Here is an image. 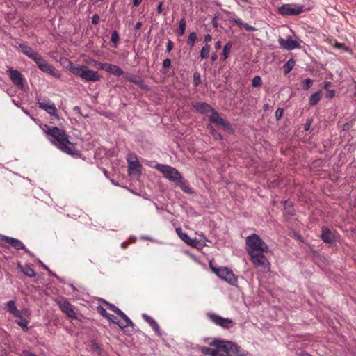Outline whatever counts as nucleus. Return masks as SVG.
<instances>
[{
  "mask_svg": "<svg viewBox=\"0 0 356 356\" xmlns=\"http://www.w3.org/2000/svg\"><path fill=\"white\" fill-rule=\"evenodd\" d=\"M245 244L246 250L254 268L262 273L269 272L270 264L264 255L268 252V245L257 234L248 236Z\"/></svg>",
  "mask_w": 356,
  "mask_h": 356,
  "instance_id": "f257e3e1",
  "label": "nucleus"
},
{
  "mask_svg": "<svg viewBox=\"0 0 356 356\" xmlns=\"http://www.w3.org/2000/svg\"><path fill=\"white\" fill-rule=\"evenodd\" d=\"M45 129L47 134L51 136L53 138L51 140L52 143L54 144L59 149L70 155H75L77 154L74 144L69 140L68 136L64 131L58 127L51 128L48 126H45Z\"/></svg>",
  "mask_w": 356,
  "mask_h": 356,
  "instance_id": "f03ea898",
  "label": "nucleus"
},
{
  "mask_svg": "<svg viewBox=\"0 0 356 356\" xmlns=\"http://www.w3.org/2000/svg\"><path fill=\"white\" fill-rule=\"evenodd\" d=\"M211 345L215 348H206L203 353L211 356H245L239 348L231 341H214Z\"/></svg>",
  "mask_w": 356,
  "mask_h": 356,
  "instance_id": "7ed1b4c3",
  "label": "nucleus"
},
{
  "mask_svg": "<svg viewBox=\"0 0 356 356\" xmlns=\"http://www.w3.org/2000/svg\"><path fill=\"white\" fill-rule=\"evenodd\" d=\"M209 266L212 271L216 273L220 278L225 280L230 284H234L237 282V278L233 274V272L229 268H217L213 266L211 261L209 263Z\"/></svg>",
  "mask_w": 356,
  "mask_h": 356,
  "instance_id": "20e7f679",
  "label": "nucleus"
},
{
  "mask_svg": "<svg viewBox=\"0 0 356 356\" xmlns=\"http://www.w3.org/2000/svg\"><path fill=\"white\" fill-rule=\"evenodd\" d=\"M70 72L86 81H95L100 79L99 74L88 68H70Z\"/></svg>",
  "mask_w": 356,
  "mask_h": 356,
  "instance_id": "39448f33",
  "label": "nucleus"
},
{
  "mask_svg": "<svg viewBox=\"0 0 356 356\" xmlns=\"http://www.w3.org/2000/svg\"><path fill=\"white\" fill-rule=\"evenodd\" d=\"M303 12V6L296 3H286L278 8V13L283 16L297 15Z\"/></svg>",
  "mask_w": 356,
  "mask_h": 356,
  "instance_id": "423d86ee",
  "label": "nucleus"
},
{
  "mask_svg": "<svg viewBox=\"0 0 356 356\" xmlns=\"http://www.w3.org/2000/svg\"><path fill=\"white\" fill-rule=\"evenodd\" d=\"M156 168L163 174L165 177L173 182H175V184L179 179H181V174L172 167L164 165H157Z\"/></svg>",
  "mask_w": 356,
  "mask_h": 356,
  "instance_id": "0eeeda50",
  "label": "nucleus"
},
{
  "mask_svg": "<svg viewBox=\"0 0 356 356\" xmlns=\"http://www.w3.org/2000/svg\"><path fill=\"white\" fill-rule=\"evenodd\" d=\"M278 42L282 48L286 50H291L300 46V40L295 35H289L286 38L280 37Z\"/></svg>",
  "mask_w": 356,
  "mask_h": 356,
  "instance_id": "6e6552de",
  "label": "nucleus"
},
{
  "mask_svg": "<svg viewBox=\"0 0 356 356\" xmlns=\"http://www.w3.org/2000/svg\"><path fill=\"white\" fill-rule=\"evenodd\" d=\"M56 303L58 305L62 312L68 317L73 319L77 318L76 313L74 311L73 306L66 299H58L56 300Z\"/></svg>",
  "mask_w": 356,
  "mask_h": 356,
  "instance_id": "1a4fd4ad",
  "label": "nucleus"
},
{
  "mask_svg": "<svg viewBox=\"0 0 356 356\" xmlns=\"http://www.w3.org/2000/svg\"><path fill=\"white\" fill-rule=\"evenodd\" d=\"M38 104L41 109L44 110L47 113L54 116L56 119H59L58 110L53 102L38 99Z\"/></svg>",
  "mask_w": 356,
  "mask_h": 356,
  "instance_id": "9d476101",
  "label": "nucleus"
},
{
  "mask_svg": "<svg viewBox=\"0 0 356 356\" xmlns=\"http://www.w3.org/2000/svg\"><path fill=\"white\" fill-rule=\"evenodd\" d=\"M20 48L26 55L35 61L38 67H43V60L38 53L35 52L31 47L26 45H20Z\"/></svg>",
  "mask_w": 356,
  "mask_h": 356,
  "instance_id": "9b49d317",
  "label": "nucleus"
},
{
  "mask_svg": "<svg viewBox=\"0 0 356 356\" xmlns=\"http://www.w3.org/2000/svg\"><path fill=\"white\" fill-rule=\"evenodd\" d=\"M207 316L212 322L223 327H229V325L233 323L231 319L222 318L216 314L209 313Z\"/></svg>",
  "mask_w": 356,
  "mask_h": 356,
  "instance_id": "f8f14e48",
  "label": "nucleus"
},
{
  "mask_svg": "<svg viewBox=\"0 0 356 356\" xmlns=\"http://www.w3.org/2000/svg\"><path fill=\"white\" fill-rule=\"evenodd\" d=\"M129 163V171L130 174H138L140 172V165L134 154H130L127 159Z\"/></svg>",
  "mask_w": 356,
  "mask_h": 356,
  "instance_id": "ddd939ff",
  "label": "nucleus"
},
{
  "mask_svg": "<svg viewBox=\"0 0 356 356\" xmlns=\"http://www.w3.org/2000/svg\"><path fill=\"white\" fill-rule=\"evenodd\" d=\"M210 120L218 125L222 126L225 128L229 129L230 124L225 121L220 115L213 111V109L211 111Z\"/></svg>",
  "mask_w": 356,
  "mask_h": 356,
  "instance_id": "4468645a",
  "label": "nucleus"
},
{
  "mask_svg": "<svg viewBox=\"0 0 356 356\" xmlns=\"http://www.w3.org/2000/svg\"><path fill=\"white\" fill-rule=\"evenodd\" d=\"M0 240L6 243L11 245L17 250H22L24 248V244L18 239L8 237L4 235H0Z\"/></svg>",
  "mask_w": 356,
  "mask_h": 356,
  "instance_id": "2eb2a0df",
  "label": "nucleus"
},
{
  "mask_svg": "<svg viewBox=\"0 0 356 356\" xmlns=\"http://www.w3.org/2000/svg\"><path fill=\"white\" fill-rule=\"evenodd\" d=\"M9 74L13 83L18 87H23V78L21 73L16 70H10Z\"/></svg>",
  "mask_w": 356,
  "mask_h": 356,
  "instance_id": "dca6fc26",
  "label": "nucleus"
},
{
  "mask_svg": "<svg viewBox=\"0 0 356 356\" xmlns=\"http://www.w3.org/2000/svg\"><path fill=\"white\" fill-rule=\"evenodd\" d=\"M106 304L111 310L113 311L124 320V323H126V325H130L131 327L134 326L132 321L127 317L126 314H124V312L116 307L114 305L110 304L108 302H106Z\"/></svg>",
  "mask_w": 356,
  "mask_h": 356,
  "instance_id": "f3484780",
  "label": "nucleus"
},
{
  "mask_svg": "<svg viewBox=\"0 0 356 356\" xmlns=\"http://www.w3.org/2000/svg\"><path fill=\"white\" fill-rule=\"evenodd\" d=\"M98 311L102 316H105L109 321L117 324L120 328H124L129 326L126 325V323H120V321H117L115 316L107 313L105 309H104L103 307H99Z\"/></svg>",
  "mask_w": 356,
  "mask_h": 356,
  "instance_id": "a211bd4d",
  "label": "nucleus"
},
{
  "mask_svg": "<svg viewBox=\"0 0 356 356\" xmlns=\"http://www.w3.org/2000/svg\"><path fill=\"white\" fill-rule=\"evenodd\" d=\"M192 106L197 111L200 113H209L212 110L211 107L204 102H194L192 103Z\"/></svg>",
  "mask_w": 356,
  "mask_h": 356,
  "instance_id": "6ab92c4d",
  "label": "nucleus"
},
{
  "mask_svg": "<svg viewBox=\"0 0 356 356\" xmlns=\"http://www.w3.org/2000/svg\"><path fill=\"white\" fill-rule=\"evenodd\" d=\"M8 311L13 314L16 318H21V312L17 309L15 302L13 300L8 301L6 304Z\"/></svg>",
  "mask_w": 356,
  "mask_h": 356,
  "instance_id": "aec40b11",
  "label": "nucleus"
},
{
  "mask_svg": "<svg viewBox=\"0 0 356 356\" xmlns=\"http://www.w3.org/2000/svg\"><path fill=\"white\" fill-rule=\"evenodd\" d=\"M321 238L324 242L331 243L334 240V234L327 229H323Z\"/></svg>",
  "mask_w": 356,
  "mask_h": 356,
  "instance_id": "412c9836",
  "label": "nucleus"
},
{
  "mask_svg": "<svg viewBox=\"0 0 356 356\" xmlns=\"http://www.w3.org/2000/svg\"><path fill=\"white\" fill-rule=\"evenodd\" d=\"M143 318L144 320H145L154 330V331L158 334H160V328L157 323L150 316H149L147 314H143Z\"/></svg>",
  "mask_w": 356,
  "mask_h": 356,
  "instance_id": "4be33fe9",
  "label": "nucleus"
},
{
  "mask_svg": "<svg viewBox=\"0 0 356 356\" xmlns=\"http://www.w3.org/2000/svg\"><path fill=\"white\" fill-rule=\"evenodd\" d=\"M175 184L179 186L184 193L188 194L193 193V191L190 188V186L185 181H183L181 179H179Z\"/></svg>",
  "mask_w": 356,
  "mask_h": 356,
  "instance_id": "5701e85b",
  "label": "nucleus"
},
{
  "mask_svg": "<svg viewBox=\"0 0 356 356\" xmlns=\"http://www.w3.org/2000/svg\"><path fill=\"white\" fill-rule=\"evenodd\" d=\"M233 22L237 24L238 26H239L240 27L245 29L246 31H255L256 29L254 27V26H252L249 24H248L247 23H245L243 22L242 20H241L240 19H234L233 20Z\"/></svg>",
  "mask_w": 356,
  "mask_h": 356,
  "instance_id": "b1692460",
  "label": "nucleus"
},
{
  "mask_svg": "<svg viewBox=\"0 0 356 356\" xmlns=\"http://www.w3.org/2000/svg\"><path fill=\"white\" fill-rule=\"evenodd\" d=\"M188 245L200 250L207 246V244L204 243V241H201L197 238H191Z\"/></svg>",
  "mask_w": 356,
  "mask_h": 356,
  "instance_id": "393cba45",
  "label": "nucleus"
},
{
  "mask_svg": "<svg viewBox=\"0 0 356 356\" xmlns=\"http://www.w3.org/2000/svg\"><path fill=\"white\" fill-rule=\"evenodd\" d=\"M176 232L183 241H184L188 245L189 244L191 238H190L186 233H184L180 227L176 229Z\"/></svg>",
  "mask_w": 356,
  "mask_h": 356,
  "instance_id": "a878e982",
  "label": "nucleus"
},
{
  "mask_svg": "<svg viewBox=\"0 0 356 356\" xmlns=\"http://www.w3.org/2000/svg\"><path fill=\"white\" fill-rule=\"evenodd\" d=\"M47 74L51 75L56 78H60V74L58 72L57 68H41Z\"/></svg>",
  "mask_w": 356,
  "mask_h": 356,
  "instance_id": "bb28decb",
  "label": "nucleus"
},
{
  "mask_svg": "<svg viewBox=\"0 0 356 356\" xmlns=\"http://www.w3.org/2000/svg\"><path fill=\"white\" fill-rule=\"evenodd\" d=\"M19 268L21 269V271L28 277H33L35 275L34 270L29 266L23 268L22 266H19Z\"/></svg>",
  "mask_w": 356,
  "mask_h": 356,
  "instance_id": "cd10ccee",
  "label": "nucleus"
},
{
  "mask_svg": "<svg viewBox=\"0 0 356 356\" xmlns=\"http://www.w3.org/2000/svg\"><path fill=\"white\" fill-rule=\"evenodd\" d=\"M186 22L184 19H182L179 22L178 34L179 35H183L185 33Z\"/></svg>",
  "mask_w": 356,
  "mask_h": 356,
  "instance_id": "c85d7f7f",
  "label": "nucleus"
},
{
  "mask_svg": "<svg viewBox=\"0 0 356 356\" xmlns=\"http://www.w3.org/2000/svg\"><path fill=\"white\" fill-rule=\"evenodd\" d=\"M210 51V46L208 44H206L201 50V56L203 58H207L209 56Z\"/></svg>",
  "mask_w": 356,
  "mask_h": 356,
  "instance_id": "c756f323",
  "label": "nucleus"
},
{
  "mask_svg": "<svg viewBox=\"0 0 356 356\" xmlns=\"http://www.w3.org/2000/svg\"><path fill=\"white\" fill-rule=\"evenodd\" d=\"M232 48V44L230 42L226 44L223 47V56L224 58H227Z\"/></svg>",
  "mask_w": 356,
  "mask_h": 356,
  "instance_id": "7c9ffc66",
  "label": "nucleus"
},
{
  "mask_svg": "<svg viewBox=\"0 0 356 356\" xmlns=\"http://www.w3.org/2000/svg\"><path fill=\"white\" fill-rule=\"evenodd\" d=\"M197 35L195 33L193 32L191 33L188 39V44L193 46L194 44L195 41L196 40Z\"/></svg>",
  "mask_w": 356,
  "mask_h": 356,
  "instance_id": "2f4dec72",
  "label": "nucleus"
},
{
  "mask_svg": "<svg viewBox=\"0 0 356 356\" xmlns=\"http://www.w3.org/2000/svg\"><path fill=\"white\" fill-rule=\"evenodd\" d=\"M108 72L117 76H120L123 74L121 68H108Z\"/></svg>",
  "mask_w": 356,
  "mask_h": 356,
  "instance_id": "473e14b6",
  "label": "nucleus"
},
{
  "mask_svg": "<svg viewBox=\"0 0 356 356\" xmlns=\"http://www.w3.org/2000/svg\"><path fill=\"white\" fill-rule=\"evenodd\" d=\"M252 85L253 87H259L261 85V79L257 76L252 79Z\"/></svg>",
  "mask_w": 356,
  "mask_h": 356,
  "instance_id": "72a5a7b5",
  "label": "nucleus"
},
{
  "mask_svg": "<svg viewBox=\"0 0 356 356\" xmlns=\"http://www.w3.org/2000/svg\"><path fill=\"white\" fill-rule=\"evenodd\" d=\"M17 323L24 330V331H27L28 330V327H27V324H28V321L25 319H22L20 321H17Z\"/></svg>",
  "mask_w": 356,
  "mask_h": 356,
  "instance_id": "f704fd0d",
  "label": "nucleus"
},
{
  "mask_svg": "<svg viewBox=\"0 0 356 356\" xmlns=\"http://www.w3.org/2000/svg\"><path fill=\"white\" fill-rule=\"evenodd\" d=\"M322 96V91H319L313 95V104H316Z\"/></svg>",
  "mask_w": 356,
  "mask_h": 356,
  "instance_id": "c9c22d12",
  "label": "nucleus"
},
{
  "mask_svg": "<svg viewBox=\"0 0 356 356\" xmlns=\"http://www.w3.org/2000/svg\"><path fill=\"white\" fill-rule=\"evenodd\" d=\"M332 44L334 47H336V48H337V49H346V47L345 44H341V43H339V42H337V41H336V40H334V43H333V44L332 43Z\"/></svg>",
  "mask_w": 356,
  "mask_h": 356,
  "instance_id": "e433bc0d",
  "label": "nucleus"
},
{
  "mask_svg": "<svg viewBox=\"0 0 356 356\" xmlns=\"http://www.w3.org/2000/svg\"><path fill=\"white\" fill-rule=\"evenodd\" d=\"M111 41L113 42V43H117L118 41L119 40V36H118V34L116 31H113L111 34Z\"/></svg>",
  "mask_w": 356,
  "mask_h": 356,
  "instance_id": "4c0bfd02",
  "label": "nucleus"
},
{
  "mask_svg": "<svg viewBox=\"0 0 356 356\" xmlns=\"http://www.w3.org/2000/svg\"><path fill=\"white\" fill-rule=\"evenodd\" d=\"M283 109L282 108H277L275 111V118L277 120H280L282 117V115H283Z\"/></svg>",
  "mask_w": 356,
  "mask_h": 356,
  "instance_id": "58836bf2",
  "label": "nucleus"
},
{
  "mask_svg": "<svg viewBox=\"0 0 356 356\" xmlns=\"http://www.w3.org/2000/svg\"><path fill=\"white\" fill-rule=\"evenodd\" d=\"M335 95V90H327L326 97L331 99L334 97Z\"/></svg>",
  "mask_w": 356,
  "mask_h": 356,
  "instance_id": "ea45409f",
  "label": "nucleus"
},
{
  "mask_svg": "<svg viewBox=\"0 0 356 356\" xmlns=\"http://www.w3.org/2000/svg\"><path fill=\"white\" fill-rule=\"evenodd\" d=\"M194 81H195V85H197L200 83V74L197 72H195L194 74Z\"/></svg>",
  "mask_w": 356,
  "mask_h": 356,
  "instance_id": "a19ab883",
  "label": "nucleus"
},
{
  "mask_svg": "<svg viewBox=\"0 0 356 356\" xmlns=\"http://www.w3.org/2000/svg\"><path fill=\"white\" fill-rule=\"evenodd\" d=\"M285 209H288V213L289 215H293V209L287 202H285Z\"/></svg>",
  "mask_w": 356,
  "mask_h": 356,
  "instance_id": "79ce46f5",
  "label": "nucleus"
},
{
  "mask_svg": "<svg viewBox=\"0 0 356 356\" xmlns=\"http://www.w3.org/2000/svg\"><path fill=\"white\" fill-rule=\"evenodd\" d=\"M171 65V60L170 59H165L163 62V67H170Z\"/></svg>",
  "mask_w": 356,
  "mask_h": 356,
  "instance_id": "37998d69",
  "label": "nucleus"
},
{
  "mask_svg": "<svg viewBox=\"0 0 356 356\" xmlns=\"http://www.w3.org/2000/svg\"><path fill=\"white\" fill-rule=\"evenodd\" d=\"M99 17L97 15H95L92 17V24H97L99 22Z\"/></svg>",
  "mask_w": 356,
  "mask_h": 356,
  "instance_id": "c03bdc74",
  "label": "nucleus"
},
{
  "mask_svg": "<svg viewBox=\"0 0 356 356\" xmlns=\"http://www.w3.org/2000/svg\"><path fill=\"white\" fill-rule=\"evenodd\" d=\"M22 354H23V356H37L35 354H33L28 350H24Z\"/></svg>",
  "mask_w": 356,
  "mask_h": 356,
  "instance_id": "a18cd8bd",
  "label": "nucleus"
},
{
  "mask_svg": "<svg viewBox=\"0 0 356 356\" xmlns=\"http://www.w3.org/2000/svg\"><path fill=\"white\" fill-rule=\"evenodd\" d=\"M212 40V37L211 35H206L205 37H204V42H206V44H207L208 42H209L211 40Z\"/></svg>",
  "mask_w": 356,
  "mask_h": 356,
  "instance_id": "49530a36",
  "label": "nucleus"
},
{
  "mask_svg": "<svg viewBox=\"0 0 356 356\" xmlns=\"http://www.w3.org/2000/svg\"><path fill=\"white\" fill-rule=\"evenodd\" d=\"M293 65H294V61L291 59L287 61V63L285 65V67H293Z\"/></svg>",
  "mask_w": 356,
  "mask_h": 356,
  "instance_id": "de8ad7c7",
  "label": "nucleus"
},
{
  "mask_svg": "<svg viewBox=\"0 0 356 356\" xmlns=\"http://www.w3.org/2000/svg\"><path fill=\"white\" fill-rule=\"evenodd\" d=\"M162 5H163V3H160L159 4L158 7H157V12H158L159 13H162V11H163Z\"/></svg>",
  "mask_w": 356,
  "mask_h": 356,
  "instance_id": "09e8293b",
  "label": "nucleus"
},
{
  "mask_svg": "<svg viewBox=\"0 0 356 356\" xmlns=\"http://www.w3.org/2000/svg\"><path fill=\"white\" fill-rule=\"evenodd\" d=\"M172 42H171V41H169V42H168V45H167V50H168V51H170L172 49Z\"/></svg>",
  "mask_w": 356,
  "mask_h": 356,
  "instance_id": "8fccbe9b",
  "label": "nucleus"
},
{
  "mask_svg": "<svg viewBox=\"0 0 356 356\" xmlns=\"http://www.w3.org/2000/svg\"><path fill=\"white\" fill-rule=\"evenodd\" d=\"M142 0H133L134 6H137L141 3Z\"/></svg>",
  "mask_w": 356,
  "mask_h": 356,
  "instance_id": "3c124183",
  "label": "nucleus"
},
{
  "mask_svg": "<svg viewBox=\"0 0 356 356\" xmlns=\"http://www.w3.org/2000/svg\"><path fill=\"white\" fill-rule=\"evenodd\" d=\"M330 86H331V82H327L324 86V88H325V90H330L329 88Z\"/></svg>",
  "mask_w": 356,
  "mask_h": 356,
  "instance_id": "603ef678",
  "label": "nucleus"
},
{
  "mask_svg": "<svg viewBox=\"0 0 356 356\" xmlns=\"http://www.w3.org/2000/svg\"><path fill=\"white\" fill-rule=\"evenodd\" d=\"M215 48L216 49H220L221 48V42L220 41H218L215 44Z\"/></svg>",
  "mask_w": 356,
  "mask_h": 356,
  "instance_id": "864d4df0",
  "label": "nucleus"
},
{
  "mask_svg": "<svg viewBox=\"0 0 356 356\" xmlns=\"http://www.w3.org/2000/svg\"><path fill=\"white\" fill-rule=\"evenodd\" d=\"M142 26V23L140 22H138L135 25V29H139Z\"/></svg>",
  "mask_w": 356,
  "mask_h": 356,
  "instance_id": "5fc2aeb1",
  "label": "nucleus"
},
{
  "mask_svg": "<svg viewBox=\"0 0 356 356\" xmlns=\"http://www.w3.org/2000/svg\"><path fill=\"white\" fill-rule=\"evenodd\" d=\"M211 134L213 135V136L216 138H221V136L218 134L216 133L214 131H212Z\"/></svg>",
  "mask_w": 356,
  "mask_h": 356,
  "instance_id": "6e6d98bb",
  "label": "nucleus"
},
{
  "mask_svg": "<svg viewBox=\"0 0 356 356\" xmlns=\"http://www.w3.org/2000/svg\"><path fill=\"white\" fill-rule=\"evenodd\" d=\"M200 236L203 239L202 241H204L205 243H206L207 241H209L208 239L204 236V235L203 234H200Z\"/></svg>",
  "mask_w": 356,
  "mask_h": 356,
  "instance_id": "4d7b16f0",
  "label": "nucleus"
},
{
  "mask_svg": "<svg viewBox=\"0 0 356 356\" xmlns=\"http://www.w3.org/2000/svg\"><path fill=\"white\" fill-rule=\"evenodd\" d=\"M310 124L309 122H307L305 125V130H309Z\"/></svg>",
  "mask_w": 356,
  "mask_h": 356,
  "instance_id": "13d9d810",
  "label": "nucleus"
},
{
  "mask_svg": "<svg viewBox=\"0 0 356 356\" xmlns=\"http://www.w3.org/2000/svg\"><path fill=\"white\" fill-rule=\"evenodd\" d=\"M305 81H306L307 85H308V84H309V81H310V79H307ZM308 88H309V86H307L306 87V89H308Z\"/></svg>",
  "mask_w": 356,
  "mask_h": 356,
  "instance_id": "bf43d9fd",
  "label": "nucleus"
},
{
  "mask_svg": "<svg viewBox=\"0 0 356 356\" xmlns=\"http://www.w3.org/2000/svg\"><path fill=\"white\" fill-rule=\"evenodd\" d=\"M74 109L75 111H79H79H80V108H79L78 106H75V107L74 108Z\"/></svg>",
  "mask_w": 356,
  "mask_h": 356,
  "instance_id": "052dcab7",
  "label": "nucleus"
},
{
  "mask_svg": "<svg viewBox=\"0 0 356 356\" xmlns=\"http://www.w3.org/2000/svg\"><path fill=\"white\" fill-rule=\"evenodd\" d=\"M290 70H291V68H288V69H287V70L285 72V74L289 73V71H290Z\"/></svg>",
  "mask_w": 356,
  "mask_h": 356,
  "instance_id": "680f3d73",
  "label": "nucleus"
},
{
  "mask_svg": "<svg viewBox=\"0 0 356 356\" xmlns=\"http://www.w3.org/2000/svg\"><path fill=\"white\" fill-rule=\"evenodd\" d=\"M130 80H131V81H134V82H136V81H135L134 79H130Z\"/></svg>",
  "mask_w": 356,
  "mask_h": 356,
  "instance_id": "e2e57ef3",
  "label": "nucleus"
}]
</instances>
